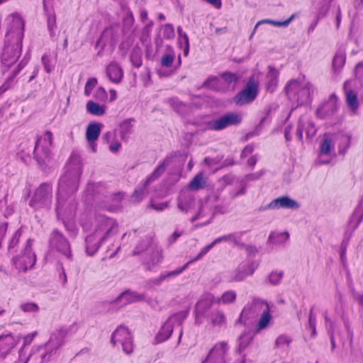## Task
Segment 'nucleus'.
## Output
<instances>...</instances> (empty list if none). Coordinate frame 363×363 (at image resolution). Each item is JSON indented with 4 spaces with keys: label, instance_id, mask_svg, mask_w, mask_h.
I'll return each instance as SVG.
<instances>
[{
    "label": "nucleus",
    "instance_id": "obj_1",
    "mask_svg": "<svg viewBox=\"0 0 363 363\" xmlns=\"http://www.w3.org/2000/svg\"><path fill=\"white\" fill-rule=\"evenodd\" d=\"M116 231L117 223L113 219L104 216H99L96 218L93 232L87 235L85 240L87 255H94L101 245Z\"/></svg>",
    "mask_w": 363,
    "mask_h": 363
},
{
    "label": "nucleus",
    "instance_id": "obj_2",
    "mask_svg": "<svg viewBox=\"0 0 363 363\" xmlns=\"http://www.w3.org/2000/svg\"><path fill=\"white\" fill-rule=\"evenodd\" d=\"M65 168V172L59 180L57 196H74V193L78 189L82 172L80 157L77 154H72Z\"/></svg>",
    "mask_w": 363,
    "mask_h": 363
},
{
    "label": "nucleus",
    "instance_id": "obj_3",
    "mask_svg": "<svg viewBox=\"0 0 363 363\" xmlns=\"http://www.w3.org/2000/svg\"><path fill=\"white\" fill-rule=\"evenodd\" d=\"M77 209V202L74 196H57L55 212L59 220H62L67 230L71 235H76L77 228L73 222Z\"/></svg>",
    "mask_w": 363,
    "mask_h": 363
},
{
    "label": "nucleus",
    "instance_id": "obj_4",
    "mask_svg": "<svg viewBox=\"0 0 363 363\" xmlns=\"http://www.w3.org/2000/svg\"><path fill=\"white\" fill-rule=\"evenodd\" d=\"M52 146L53 134L50 130H46L36 136L33 147L31 143L30 148L25 150L23 144L21 145L22 151L26 152L28 155L32 152L34 158L40 165L45 164L52 157L51 148Z\"/></svg>",
    "mask_w": 363,
    "mask_h": 363
},
{
    "label": "nucleus",
    "instance_id": "obj_5",
    "mask_svg": "<svg viewBox=\"0 0 363 363\" xmlns=\"http://www.w3.org/2000/svg\"><path fill=\"white\" fill-rule=\"evenodd\" d=\"M70 328L61 327L54 330L50 336L49 340L42 345L40 350L43 348H45L46 351L40 355L41 363L48 361L52 352H56L60 349L65 342V338L69 334Z\"/></svg>",
    "mask_w": 363,
    "mask_h": 363
},
{
    "label": "nucleus",
    "instance_id": "obj_6",
    "mask_svg": "<svg viewBox=\"0 0 363 363\" xmlns=\"http://www.w3.org/2000/svg\"><path fill=\"white\" fill-rule=\"evenodd\" d=\"M285 90L289 99L296 100L300 105L310 101L311 96L314 92V88L311 83L301 84L296 80H291L286 84Z\"/></svg>",
    "mask_w": 363,
    "mask_h": 363
},
{
    "label": "nucleus",
    "instance_id": "obj_7",
    "mask_svg": "<svg viewBox=\"0 0 363 363\" xmlns=\"http://www.w3.org/2000/svg\"><path fill=\"white\" fill-rule=\"evenodd\" d=\"M33 240L28 239L21 253L12 259V263L19 272H26L33 267L36 256L33 251Z\"/></svg>",
    "mask_w": 363,
    "mask_h": 363
},
{
    "label": "nucleus",
    "instance_id": "obj_8",
    "mask_svg": "<svg viewBox=\"0 0 363 363\" xmlns=\"http://www.w3.org/2000/svg\"><path fill=\"white\" fill-rule=\"evenodd\" d=\"M170 156L166 157L163 161L155 168L154 172L146 179L145 182L139 187H138L132 195V201L135 203L141 201L147 194V186L158 179L165 171L167 166L172 162Z\"/></svg>",
    "mask_w": 363,
    "mask_h": 363
},
{
    "label": "nucleus",
    "instance_id": "obj_9",
    "mask_svg": "<svg viewBox=\"0 0 363 363\" xmlns=\"http://www.w3.org/2000/svg\"><path fill=\"white\" fill-rule=\"evenodd\" d=\"M52 199V186L50 184H41L35 191L29 206L35 209L46 208L51 206Z\"/></svg>",
    "mask_w": 363,
    "mask_h": 363
},
{
    "label": "nucleus",
    "instance_id": "obj_10",
    "mask_svg": "<svg viewBox=\"0 0 363 363\" xmlns=\"http://www.w3.org/2000/svg\"><path fill=\"white\" fill-rule=\"evenodd\" d=\"M51 250L57 252L67 259H72L70 243L63 234L57 229L52 230L49 238Z\"/></svg>",
    "mask_w": 363,
    "mask_h": 363
},
{
    "label": "nucleus",
    "instance_id": "obj_11",
    "mask_svg": "<svg viewBox=\"0 0 363 363\" xmlns=\"http://www.w3.org/2000/svg\"><path fill=\"white\" fill-rule=\"evenodd\" d=\"M186 317V315L184 312L177 313L169 317L156 335V342L160 343L167 340L171 336L173 329L180 327Z\"/></svg>",
    "mask_w": 363,
    "mask_h": 363
},
{
    "label": "nucleus",
    "instance_id": "obj_12",
    "mask_svg": "<svg viewBox=\"0 0 363 363\" xmlns=\"http://www.w3.org/2000/svg\"><path fill=\"white\" fill-rule=\"evenodd\" d=\"M8 31L6 41L21 42L23 36L24 21L17 13L11 15L8 18Z\"/></svg>",
    "mask_w": 363,
    "mask_h": 363
},
{
    "label": "nucleus",
    "instance_id": "obj_13",
    "mask_svg": "<svg viewBox=\"0 0 363 363\" xmlns=\"http://www.w3.org/2000/svg\"><path fill=\"white\" fill-rule=\"evenodd\" d=\"M111 342L115 346L121 345L123 352L127 354L133 352V337L128 329L124 326H119L113 333Z\"/></svg>",
    "mask_w": 363,
    "mask_h": 363
},
{
    "label": "nucleus",
    "instance_id": "obj_14",
    "mask_svg": "<svg viewBox=\"0 0 363 363\" xmlns=\"http://www.w3.org/2000/svg\"><path fill=\"white\" fill-rule=\"evenodd\" d=\"M21 42L6 40V45L1 56L3 66L10 67L17 61L21 53Z\"/></svg>",
    "mask_w": 363,
    "mask_h": 363
},
{
    "label": "nucleus",
    "instance_id": "obj_15",
    "mask_svg": "<svg viewBox=\"0 0 363 363\" xmlns=\"http://www.w3.org/2000/svg\"><path fill=\"white\" fill-rule=\"evenodd\" d=\"M244 232H235L231 234L225 235L221 237H219L215 239L211 244L204 247L198 255L193 259V261H197L200 259L203 256H204L208 252L211 250L216 245L221 242H232L236 245H242L241 238L243 235Z\"/></svg>",
    "mask_w": 363,
    "mask_h": 363
},
{
    "label": "nucleus",
    "instance_id": "obj_16",
    "mask_svg": "<svg viewBox=\"0 0 363 363\" xmlns=\"http://www.w3.org/2000/svg\"><path fill=\"white\" fill-rule=\"evenodd\" d=\"M241 121L242 118L239 114L230 113L208 123V128L213 130H220L230 125H238Z\"/></svg>",
    "mask_w": 363,
    "mask_h": 363
},
{
    "label": "nucleus",
    "instance_id": "obj_17",
    "mask_svg": "<svg viewBox=\"0 0 363 363\" xmlns=\"http://www.w3.org/2000/svg\"><path fill=\"white\" fill-rule=\"evenodd\" d=\"M258 93L257 84L254 81L248 82L245 89L236 95L235 101L237 104L243 105L255 99Z\"/></svg>",
    "mask_w": 363,
    "mask_h": 363
},
{
    "label": "nucleus",
    "instance_id": "obj_18",
    "mask_svg": "<svg viewBox=\"0 0 363 363\" xmlns=\"http://www.w3.org/2000/svg\"><path fill=\"white\" fill-rule=\"evenodd\" d=\"M193 262L194 261L192 259L179 269L170 272H163L157 277L148 279L146 281L145 286L148 289H153L155 286H160L162 283L166 279L173 278L182 274L187 268L188 265Z\"/></svg>",
    "mask_w": 363,
    "mask_h": 363
},
{
    "label": "nucleus",
    "instance_id": "obj_19",
    "mask_svg": "<svg viewBox=\"0 0 363 363\" xmlns=\"http://www.w3.org/2000/svg\"><path fill=\"white\" fill-rule=\"evenodd\" d=\"M337 96L332 94L328 99L323 103L317 109V116L324 118L333 115L337 110Z\"/></svg>",
    "mask_w": 363,
    "mask_h": 363
},
{
    "label": "nucleus",
    "instance_id": "obj_20",
    "mask_svg": "<svg viewBox=\"0 0 363 363\" xmlns=\"http://www.w3.org/2000/svg\"><path fill=\"white\" fill-rule=\"evenodd\" d=\"M19 337L11 333L0 335V358H5L19 342Z\"/></svg>",
    "mask_w": 363,
    "mask_h": 363
},
{
    "label": "nucleus",
    "instance_id": "obj_21",
    "mask_svg": "<svg viewBox=\"0 0 363 363\" xmlns=\"http://www.w3.org/2000/svg\"><path fill=\"white\" fill-rule=\"evenodd\" d=\"M303 130L308 138H313L316 133V128L314 123L306 116H301L299 118L296 130V136L301 141L303 138Z\"/></svg>",
    "mask_w": 363,
    "mask_h": 363
},
{
    "label": "nucleus",
    "instance_id": "obj_22",
    "mask_svg": "<svg viewBox=\"0 0 363 363\" xmlns=\"http://www.w3.org/2000/svg\"><path fill=\"white\" fill-rule=\"evenodd\" d=\"M196 206L194 196L188 191L180 193L177 198V208L184 213L191 212Z\"/></svg>",
    "mask_w": 363,
    "mask_h": 363
},
{
    "label": "nucleus",
    "instance_id": "obj_23",
    "mask_svg": "<svg viewBox=\"0 0 363 363\" xmlns=\"http://www.w3.org/2000/svg\"><path fill=\"white\" fill-rule=\"evenodd\" d=\"M300 207V204L294 199L289 196H280L272 200L264 209L287 208L296 210Z\"/></svg>",
    "mask_w": 363,
    "mask_h": 363
},
{
    "label": "nucleus",
    "instance_id": "obj_24",
    "mask_svg": "<svg viewBox=\"0 0 363 363\" xmlns=\"http://www.w3.org/2000/svg\"><path fill=\"white\" fill-rule=\"evenodd\" d=\"M215 301V297L211 294H203L195 306L196 322L200 323L199 318L212 306Z\"/></svg>",
    "mask_w": 363,
    "mask_h": 363
},
{
    "label": "nucleus",
    "instance_id": "obj_25",
    "mask_svg": "<svg viewBox=\"0 0 363 363\" xmlns=\"http://www.w3.org/2000/svg\"><path fill=\"white\" fill-rule=\"evenodd\" d=\"M228 344L222 341L216 343L208 352L206 358L211 359L216 363H225V357L228 351Z\"/></svg>",
    "mask_w": 363,
    "mask_h": 363
},
{
    "label": "nucleus",
    "instance_id": "obj_26",
    "mask_svg": "<svg viewBox=\"0 0 363 363\" xmlns=\"http://www.w3.org/2000/svg\"><path fill=\"white\" fill-rule=\"evenodd\" d=\"M353 84V80L346 81L343 84V90L346 95L347 104L352 113L355 114L359 107V101L357 93L351 89Z\"/></svg>",
    "mask_w": 363,
    "mask_h": 363
},
{
    "label": "nucleus",
    "instance_id": "obj_27",
    "mask_svg": "<svg viewBox=\"0 0 363 363\" xmlns=\"http://www.w3.org/2000/svg\"><path fill=\"white\" fill-rule=\"evenodd\" d=\"M260 311H262V315L255 329L256 333L267 328L272 323V315L271 313L269 306L266 301H264V303H261V309L259 310V312Z\"/></svg>",
    "mask_w": 363,
    "mask_h": 363
},
{
    "label": "nucleus",
    "instance_id": "obj_28",
    "mask_svg": "<svg viewBox=\"0 0 363 363\" xmlns=\"http://www.w3.org/2000/svg\"><path fill=\"white\" fill-rule=\"evenodd\" d=\"M264 301L258 300L255 301L252 304L245 306L241 312L239 322L244 325H247L248 323V319L253 318L258 314L261 309V303H264Z\"/></svg>",
    "mask_w": 363,
    "mask_h": 363
},
{
    "label": "nucleus",
    "instance_id": "obj_29",
    "mask_svg": "<svg viewBox=\"0 0 363 363\" xmlns=\"http://www.w3.org/2000/svg\"><path fill=\"white\" fill-rule=\"evenodd\" d=\"M213 217V215L211 212V206L207 201H205L203 203H201L196 213L190 218V221L191 223H194L197 220H200L202 218H208L207 221L203 223V224L196 225V227H198L209 223L212 220Z\"/></svg>",
    "mask_w": 363,
    "mask_h": 363
},
{
    "label": "nucleus",
    "instance_id": "obj_30",
    "mask_svg": "<svg viewBox=\"0 0 363 363\" xmlns=\"http://www.w3.org/2000/svg\"><path fill=\"white\" fill-rule=\"evenodd\" d=\"M256 268L257 265L252 262L241 266L238 270L234 272L231 281H242L245 280L246 277L253 274Z\"/></svg>",
    "mask_w": 363,
    "mask_h": 363
},
{
    "label": "nucleus",
    "instance_id": "obj_31",
    "mask_svg": "<svg viewBox=\"0 0 363 363\" xmlns=\"http://www.w3.org/2000/svg\"><path fill=\"white\" fill-rule=\"evenodd\" d=\"M144 298L145 294H138L137 292L128 290L121 294V295L116 298L114 302L116 303H121V305H126L133 302L143 301Z\"/></svg>",
    "mask_w": 363,
    "mask_h": 363
},
{
    "label": "nucleus",
    "instance_id": "obj_32",
    "mask_svg": "<svg viewBox=\"0 0 363 363\" xmlns=\"http://www.w3.org/2000/svg\"><path fill=\"white\" fill-rule=\"evenodd\" d=\"M106 74L110 81L116 84L119 83L123 77V72L121 67L116 62H111L107 66Z\"/></svg>",
    "mask_w": 363,
    "mask_h": 363
},
{
    "label": "nucleus",
    "instance_id": "obj_33",
    "mask_svg": "<svg viewBox=\"0 0 363 363\" xmlns=\"http://www.w3.org/2000/svg\"><path fill=\"white\" fill-rule=\"evenodd\" d=\"M103 125L99 123H91L86 130V139L87 141H96L100 135Z\"/></svg>",
    "mask_w": 363,
    "mask_h": 363
},
{
    "label": "nucleus",
    "instance_id": "obj_34",
    "mask_svg": "<svg viewBox=\"0 0 363 363\" xmlns=\"http://www.w3.org/2000/svg\"><path fill=\"white\" fill-rule=\"evenodd\" d=\"M334 145L330 138H325L320 147V152L319 155V162L321 164H327L329 162V159H323V157H330L331 150L333 149Z\"/></svg>",
    "mask_w": 363,
    "mask_h": 363
},
{
    "label": "nucleus",
    "instance_id": "obj_35",
    "mask_svg": "<svg viewBox=\"0 0 363 363\" xmlns=\"http://www.w3.org/2000/svg\"><path fill=\"white\" fill-rule=\"evenodd\" d=\"M103 139L109 144L108 149L113 153H117L121 147V143L116 138L115 132H107L103 135Z\"/></svg>",
    "mask_w": 363,
    "mask_h": 363
},
{
    "label": "nucleus",
    "instance_id": "obj_36",
    "mask_svg": "<svg viewBox=\"0 0 363 363\" xmlns=\"http://www.w3.org/2000/svg\"><path fill=\"white\" fill-rule=\"evenodd\" d=\"M254 335L251 331L243 332L238 338V351L241 353L252 342Z\"/></svg>",
    "mask_w": 363,
    "mask_h": 363
},
{
    "label": "nucleus",
    "instance_id": "obj_37",
    "mask_svg": "<svg viewBox=\"0 0 363 363\" xmlns=\"http://www.w3.org/2000/svg\"><path fill=\"white\" fill-rule=\"evenodd\" d=\"M206 178L203 172L197 174L194 179L189 182L188 189L192 191H198L205 187Z\"/></svg>",
    "mask_w": 363,
    "mask_h": 363
},
{
    "label": "nucleus",
    "instance_id": "obj_38",
    "mask_svg": "<svg viewBox=\"0 0 363 363\" xmlns=\"http://www.w3.org/2000/svg\"><path fill=\"white\" fill-rule=\"evenodd\" d=\"M209 318L213 326L221 328L226 325V317L223 311H213L210 314Z\"/></svg>",
    "mask_w": 363,
    "mask_h": 363
},
{
    "label": "nucleus",
    "instance_id": "obj_39",
    "mask_svg": "<svg viewBox=\"0 0 363 363\" xmlns=\"http://www.w3.org/2000/svg\"><path fill=\"white\" fill-rule=\"evenodd\" d=\"M278 76H279L278 71L276 69H274L272 67H269V72L267 75V89L269 91L273 92L275 90L277 85Z\"/></svg>",
    "mask_w": 363,
    "mask_h": 363
},
{
    "label": "nucleus",
    "instance_id": "obj_40",
    "mask_svg": "<svg viewBox=\"0 0 363 363\" xmlns=\"http://www.w3.org/2000/svg\"><path fill=\"white\" fill-rule=\"evenodd\" d=\"M86 108L89 113L99 116L105 113L106 107L104 105H99L93 101H89L86 103Z\"/></svg>",
    "mask_w": 363,
    "mask_h": 363
},
{
    "label": "nucleus",
    "instance_id": "obj_41",
    "mask_svg": "<svg viewBox=\"0 0 363 363\" xmlns=\"http://www.w3.org/2000/svg\"><path fill=\"white\" fill-rule=\"evenodd\" d=\"M28 59L24 58L18 64L17 69L14 70L12 77H9L6 81L0 86V94L6 91L11 86V84L13 82V78L18 74V73L25 67V65L28 63Z\"/></svg>",
    "mask_w": 363,
    "mask_h": 363
},
{
    "label": "nucleus",
    "instance_id": "obj_42",
    "mask_svg": "<svg viewBox=\"0 0 363 363\" xmlns=\"http://www.w3.org/2000/svg\"><path fill=\"white\" fill-rule=\"evenodd\" d=\"M284 273L282 270H273L267 277L265 282L271 286H277L281 283L284 277Z\"/></svg>",
    "mask_w": 363,
    "mask_h": 363
},
{
    "label": "nucleus",
    "instance_id": "obj_43",
    "mask_svg": "<svg viewBox=\"0 0 363 363\" xmlns=\"http://www.w3.org/2000/svg\"><path fill=\"white\" fill-rule=\"evenodd\" d=\"M40 347L41 346H33L28 354L23 351V349L19 350L18 359L14 363H28L35 354L40 352Z\"/></svg>",
    "mask_w": 363,
    "mask_h": 363
},
{
    "label": "nucleus",
    "instance_id": "obj_44",
    "mask_svg": "<svg viewBox=\"0 0 363 363\" xmlns=\"http://www.w3.org/2000/svg\"><path fill=\"white\" fill-rule=\"evenodd\" d=\"M123 196L121 193H118V194L111 195L108 198L109 203L104 205L103 206V208H104L108 211H116V209H118L119 208L120 203L123 199Z\"/></svg>",
    "mask_w": 363,
    "mask_h": 363
},
{
    "label": "nucleus",
    "instance_id": "obj_45",
    "mask_svg": "<svg viewBox=\"0 0 363 363\" xmlns=\"http://www.w3.org/2000/svg\"><path fill=\"white\" fill-rule=\"evenodd\" d=\"M132 119L123 121L118 127V132L122 140H126L129 135L132 133L133 125Z\"/></svg>",
    "mask_w": 363,
    "mask_h": 363
},
{
    "label": "nucleus",
    "instance_id": "obj_46",
    "mask_svg": "<svg viewBox=\"0 0 363 363\" xmlns=\"http://www.w3.org/2000/svg\"><path fill=\"white\" fill-rule=\"evenodd\" d=\"M291 342L292 338L291 336L286 334H282L279 335L275 340L274 347L276 349L285 350L289 348Z\"/></svg>",
    "mask_w": 363,
    "mask_h": 363
},
{
    "label": "nucleus",
    "instance_id": "obj_47",
    "mask_svg": "<svg viewBox=\"0 0 363 363\" xmlns=\"http://www.w3.org/2000/svg\"><path fill=\"white\" fill-rule=\"evenodd\" d=\"M293 18L294 17L292 16L289 19L284 21H274V20H271V19H264V20L259 21L256 24V26L252 31V33L250 36V38H252V35L255 33L257 27L261 24L269 23V24H271V25H273V26H275L277 27H286L290 23V22L291 21Z\"/></svg>",
    "mask_w": 363,
    "mask_h": 363
},
{
    "label": "nucleus",
    "instance_id": "obj_48",
    "mask_svg": "<svg viewBox=\"0 0 363 363\" xmlns=\"http://www.w3.org/2000/svg\"><path fill=\"white\" fill-rule=\"evenodd\" d=\"M288 233L272 232L268 238V241L272 244L279 245L284 243L289 238Z\"/></svg>",
    "mask_w": 363,
    "mask_h": 363
},
{
    "label": "nucleus",
    "instance_id": "obj_49",
    "mask_svg": "<svg viewBox=\"0 0 363 363\" xmlns=\"http://www.w3.org/2000/svg\"><path fill=\"white\" fill-rule=\"evenodd\" d=\"M345 62V52L338 50L333 58V65L335 72H339L344 66Z\"/></svg>",
    "mask_w": 363,
    "mask_h": 363
},
{
    "label": "nucleus",
    "instance_id": "obj_50",
    "mask_svg": "<svg viewBox=\"0 0 363 363\" xmlns=\"http://www.w3.org/2000/svg\"><path fill=\"white\" fill-rule=\"evenodd\" d=\"M169 105L178 113L184 114L189 109V106L180 101L177 98H171L168 100Z\"/></svg>",
    "mask_w": 363,
    "mask_h": 363
},
{
    "label": "nucleus",
    "instance_id": "obj_51",
    "mask_svg": "<svg viewBox=\"0 0 363 363\" xmlns=\"http://www.w3.org/2000/svg\"><path fill=\"white\" fill-rule=\"evenodd\" d=\"M333 0H321L318 7L317 18L321 19L328 14Z\"/></svg>",
    "mask_w": 363,
    "mask_h": 363
},
{
    "label": "nucleus",
    "instance_id": "obj_52",
    "mask_svg": "<svg viewBox=\"0 0 363 363\" xmlns=\"http://www.w3.org/2000/svg\"><path fill=\"white\" fill-rule=\"evenodd\" d=\"M237 297L235 291L233 290L224 292L222 296L218 298L217 303L223 304H228L235 301Z\"/></svg>",
    "mask_w": 363,
    "mask_h": 363
},
{
    "label": "nucleus",
    "instance_id": "obj_53",
    "mask_svg": "<svg viewBox=\"0 0 363 363\" xmlns=\"http://www.w3.org/2000/svg\"><path fill=\"white\" fill-rule=\"evenodd\" d=\"M175 58L174 52L172 48L168 49V52L161 58V65L166 67H169Z\"/></svg>",
    "mask_w": 363,
    "mask_h": 363
},
{
    "label": "nucleus",
    "instance_id": "obj_54",
    "mask_svg": "<svg viewBox=\"0 0 363 363\" xmlns=\"http://www.w3.org/2000/svg\"><path fill=\"white\" fill-rule=\"evenodd\" d=\"M19 308L24 313H37L39 311L38 305L34 302L22 303Z\"/></svg>",
    "mask_w": 363,
    "mask_h": 363
},
{
    "label": "nucleus",
    "instance_id": "obj_55",
    "mask_svg": "<svg viewBox=\"0 0 363 363\" xmlns=\"http://www.w3.org/2000/svg\"><path fill=\"white\" fill-rule=\"evenodd\" d=\"M21 236V229L19 228L13 232L11 238L9 240L8 249L11 250L13 249L19 242L20 238Z\"/></svg>",
    "mask_w": 363,
    "mask_h": 363
},
{
    "label": "nucleus",
    "instance_id": "obj_56",
    "mask_svg": "<svg viewBox=\"0 0 363 363\" xmlns=\"http://www.w3.org/2000/svg\"><path fill=\"white\" fill-rule=\"evenodd\" d=\"M220 80L217 77H210L205 82L204 84L211 89L220 91L223 89L220 86Z\"/></svg>",
    "mask_w": 363,
    "mask_h": 363
},
{
    "label": "nucleus",
    "instance_id": "obj_57",
    "mask_svg": "<svg viewBox=\"0 0 363 363\" xmlns=\"http://www.w3.org/2000/svg\"><path fill=\"white\" fill-rule=\"evenodd\" d=\"M162 259V252L156 250L153 252L152 259L150 262H147V267L151 269L153 267L160 263Z\"/></svg>",
    "mask_w": 363,
    "mask_h": 363
},
{
    "label": "nucleus",
    "instance_id": "obj_58",
    "mask_svg": "<svg viewBox=\"0 0 363 363\" xmlns=\"http://www.w3.org/2000/svg\"><path fill=\"white\" fill-rule=\"evenodd\" d=\"M130 60L135 67H140L142 65L140 52L139 50H133L130 55Z\"/></svg>",
    "mask_w": 363,
    "mask_h": 363
},
{
    "label": "nucleus",
    "instance_id": "obj_59",
    "mask_svg": "<svg viewBox=\"0 0 363 363\" xmlns=\"http://www.w3.org/2000/svg\"><path fill=\"white\" fill-rule=\"evenodd\" d=\"M97 84V79L96 78H90L88 79V81L86 83L85 89H84V94L86 96H89L91 93L94 87Z\"/></svg>",
    "mask_w": 363,
    "mask_h": 363
},
{
    "label": "nucleus",
    "instance_id": "obj_60",
    "mask_svg": "<svg viewBox=\"0 0 363 363\" xmlns=\"http://www.w3.org/2000/svg\"><path fill=\"white\" fill-rule=\"evenodd\" d=\"M179 44L182 45H184V54L185 56L188 55L189 51V41L186 33H183L182 37L179 38Z\"/></svg>",
    "mask_w": 363,
    "mask_h": 363
},
{
    "label": "nucleus",
    "instance_id": "obj_61",
    "mask_svg": "<svg viewBox=\"0 0 363 363\" xmlns=\"http://www.w3.org/2000/svg\"><path fill=\"white\" fill-rule=\"evenodd\" d=\"M163 35L167 39H172L174 37V30L171 24H166L163 26Z\"/></svg>",
    "mask_w": 363,
    "mask_h": 363
},
{
    "label": "nucleus",
    "instance_id": "obj_62",
    "mask_svg": "<svg viewBox=\"0 0 363 363\" xmlns=\"http://www.w3.org/2000/svg\"><path fill=\"white\" fill-rule=\"evenodd\" d=\"M222 79H223L225 83L229 84L233 82H237L239 79V77L235 74L225 72L223 74Z\"/></svg>",
    "mask_w": 363,
    "mask_h": 363
},
{
    "label": "nucleus",
    "instance_id": "obj_63",
    "mask_svg": "<svg viewBox=\"0 0 363 363\" xmlns=\"http://www.w3.org/2000/svg\"><path fill=\"white\" fill-rule=\"evenodd\" d=\"M38 335V332L37 331H34L33 333H30L28 335H26L24 337H23V345H22V347L19 349V350H22L23 349V351L26 352L25 350V347L26 346L30 345L33 339Z\"/></svg>",
    "mask_w": 363,
    "mask_h": 363
},
{
    "label": "nucleus",
    "instance_id": "obj_64",
    "mask_svg": "<svg viewBox=\"0 0 363 363\" xmlns=\"http://www.w3.org/2000/svg\"><path fill=\"white\" fill-rule=\"evenodd\" d=\"M316 315L313 311V308H311L309 313L308 328L310 330L315 328Z\"/></svg>",
    "mask_w": 363,
    "mask_h": 363
}]
</instances>
